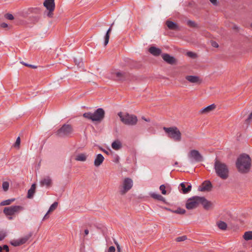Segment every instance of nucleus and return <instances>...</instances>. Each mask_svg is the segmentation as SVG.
<instances>
[{"instance_id":"1","label":"nucleus","mask_w":252,"mask_h":252,"mask_svg":"<svg viewBox=\"0 0 252 252\" xmlns=\"http://www.w3.org/2000/svg\"><path fill=\"white\" fill-rule=\"evenodd\" d=\"M200 204L207 210L213 207V203L211 201L207 200L204 197L198 196H194L188 199L186 207L188 209H193L197 208Z\"/></svg>"},{"instance_id":"2","label":"nucleus","mask_w":252,"mask_h":252,"mask_svg":"<svg viewBox=\"0 0 252 252\" xmlns=\"http://www.w3.org/2000/svg\"><path fill=\"white\" fill-rule=\"evenodd\" d=\"M236 165L240 172H248L251 165V159L250 156L246 154L241 155L237 159Z\"/></svg>"},{"instance_id":"3","label":"nucleus","mask_w":252,"mask_h":252,"mask_svg":"<svg viewBox=\"0 0 252 252\" xmlns=\"http://www.w3.org/2000/svg\"><path fill=\"white\" fill-rule=\"evenodd\" d=\"M214 168L217 175L221 179L225 180L228 178L229 170L227 166L225 163L216 159Z\"/></svg>"},{"instance_id":"4","label":"nucleus","mask_w":252,"mask_h":252,"mask_svg":"<svg viewBox=\"0 0 252 252\" xmlns=\"http://www.w3.org/2000/svg\"><path fill=\"white\" fill-rule=\"evenodd\" d=\"M163 129L169 138L176 142L181 141V133L177 127H163Z\"/></svg>"},{"instance_id":"5","label":"nucleus","mask_w":252,"mask_h":252,"mask_svg":"<svg viewBox=\"0 0 252 252\" xmlns=\"http://www.w3.org/2000/svg\"><path fill=\"white\" fill-rule=\"evenodd\" d=\"M133 181L129 178H124L119 187V193L121 195H125L132 188Z\"/></svg>"},{"instance_id":"6","label":"nucleus","mask_w":252,"mask_h":252,"mask_svg":"<svg viewBox=\"0 0 252 252\" xmlns=\"http://www.w3.org/2000/svg\"><path fill=\"white\" fill-rule=\"evenodd\" d=\"M104 114V111L102 108H98L94 113L91 112L85 113L83 116L93 121H100L103 119Z\"/></svg>"},{"instance_id":"7","label":"nucleus","mask_w":252,"mask_h":252,"mask_svg":"<svg viewBox=\"0 0 252 252\" xmlns=\"http://www.w3.org/2000/svg\"><path fill=\"white\" fill-rule=\"evenodd\" d=\"M118 116L124 124L127 125H134L137 122V117L134 115L127 113L119 112Z\"/></svg>"},{"instance_id":"8","label":"nucleus","mask_w":252,"mask_h":252,"mask_svg":"<svg viewBox=\"0 0 252 252\" xmlns=\"http://www.w3.org/2000/svg\"><path fill=\"white\" fill-rule=\"evenodd\" d=\"M73 132V128L70 125L64 124L56 132V135L60 137H69Z\"/></svg>"},{"instance_id":"9","label":"nucleus","mask_w":252,"mask_h":252,"mask_svg":"<svg viewBox=\"0 0 252 252\" xmlns=\"http://www.w3.org/2000/svg\"><path fill=\"white\" fill-rule=\"evenodd\" d=\"M188 157L191 163L199 162L203 160L202 156L196 150H190L188 154Z\"/></svg>"},{"instance_id":"10","label":"nucleus","mask_w":252,"mask_h":252,"mask_svg":"<svg viewBox=\"0 0 252 252\" xmlns=\"http://www.w3.org/2000/svg\"><path fill=\"white\" fill-rule=\"evenodd\" d=\"M24 209L23 207L21 206H11L8 207H5L3 209V213L6 216H12Z\"/></svg>"},{"instance_id":"11","label":"nucleus","mask_w":252,"mask_h":252,"mask_svg":"<svg viewBox=\"0 0 252 252\" xmlns=\"http://www.w3.org/2000/svg\"><path fill=\"white\" fill-rule=\"evenodd\" d=\"M179 189L183 193L186 194L191 190V185L189 183L183 182L180 184Z\"/></svg>"},{"instance_id":"12","label":"nucleus","mask_w":252,"mask_h":252,"mask_svg":"<svg viewBox=\"0 0 252 252\" xmlns=\"http://www.w3.org/2000/svg\"><path fill=\"white\" fill-rule=\"evenodd\" d=\"M162 58L165 62L170 64H173L176 62L175 59L168 54H163Z\"/></svg>"},{"instance_id":"13","label":"nucleus","mask_w":252,"mask_h":252,"mask_svg":"<svg viewBox=\"0 0 252 252\" xmlns=\"http://www.w3.org/2000/svg\"><path fill=\"white\" fill-rule=\"evenodd\" d=\"M43 5L49 11H54L55 9L54 0H45Z\"/></svg>"},{"instance_id":"14","label":"nucleus","mask_w":252,"mask_h":252,"mask_svg":"<svg viewBox=\"0 0 252 252\" xmlns=\"http://www.w3.org/2000/svg\"><path fill=\"white\" fill-rule=\"evenodd\" d=\"M52 183V179L49 177H46L40 181V184L42 187L49 188L51 186Z\"/></svg>"},{"instance_id":"15","label":"nucleus","mask_w":252,"mask_h":252,"mask_svg":"<svg viewBox=\"0 0 252 252\" xmlns=\"http://www.w3.org/2000/svg\"><path fill=\"white\" fill-rule=\"evenodd\" d=\"M166 25L169 30L175 31L180 30L179 26L175 22L167 20L166 22Z\"/></svg>"},{"instance_id":"16","label":"nucleus","mask_w":252,"mask_h":252,"mask_svg":"<svg viewBox=\"0 0 252 252\" xmlns=\"http://www.w3.org/2000/svg\"><path fill=\"white\" fill-rule=\"evenodd\" d=\"M186 79L191 83L200 84L201 83V80L197 76L187 75L186 76Z\"/></svg>"},{"instance_id":"17","label":"nucleus","mask_w":252,"mask_h":252,"mask_svg":"<svg viewBox=\"0 0 252 252\" xmlns=\"http://www.w3.org/2000/svg\"><path fill=\"white\" fill-rule=\"evenodd\" d=\"M212 188L211 183L209 181H206L203 183L200 190L202 191H209Z\"/></svg>"},{"instance_id":"18","label":"nucleus","mask_w":252,"mask_h":252,"mask_svg":"<svg viewBox=\"0 0 252 252\" xmlns=\"http://www.w3.org/2000/svg\"><path fill=\"white\" fill-rule=\"evenodd\" d=\"M104 159V158L101 154H99L97 155L94 161V165L96 167L100 166L103 162Z\"/></svg>"},{"instance_id":"19","label":"nucleus","mask_w":252,"mask_h":252,"mask_svg":"<svg viewBox=\"0 0 252 252\" xmlns=\"http://www.w3.org/2000/svg\"><path fill=\"white\" fill-rule=\"evenodd\" d=\"M149 52L155 56H158L160 55L161 50L157 47L152 46L149 49Z\"/></svg>"},{"instance_id":"20","label":"nucleus","mask_w":252,"mask_h":252,"mask_svg":"<svg viewBox=\"0 0 252 252\" xmlns=\"http://www.w3.org/2000/svg\"><path fill=\"white\" fill-rule=\"evenodd\" d=\"M114 23L113 22L110 27L109 28V29L107 30V32H106V33L105 35V37H104V46H106L107 45V44L109 42V37H110V33L112 30V27L114 25Z\"/></svg>"},{"instance_id":"21","label":"nucleus","mask_w":252,"mask_h":252,"mask_svg":"<svg viewBox=\"0 0 252 252\" xmlns=\"http://www.w3.org/2000/svg\"><path fill=\"white\" fill-rule=\"evenodd\" d=\"M112 78L116 80H121L123 77V74L119 71L112 72Z\"/></svg>"},{"instance_id":"22","label":"nucleus","mask_w":252,"mask_h":252,"mask_svg":"<svg viewBox=\"0 0 252 252\" xmlns=\"http://www.w3.org/2000/svg\"><path fill=\"white\" fill-rule=\"evenodd\" d=\"M87 155L85 153H80L75 156V159L77 161H85L87 158Z\"/></svg>"},{"instance_id":"23","label":"nucleus","mask_w":252,"mask_h":252,"mask_svg":"<svg viewBox=\"0 0 252 252\" xmlns=\"http://www.w3.org/2000/svg\"><path fill=\"white\" fill-rule=\"evenodd\" d=\"M111 147L115 150H119L122 147V144L120 141L115 140L112 143Z\"/></svg>"},{"instance_id":"24","label":"nucleus","mask_w":252,"mask_h":252,"mask_svg":"<svg viewBox=\"0 0 252 252\" xmlns=\"http://www.w3.org/2000/svg\"><path fill=\"white\" fill-rule=\"evenodd\" d=\"M36 189V185L35 184H33L32 185L30 189L28 190V198H32L33 197V195L35 193Z\"/></svg>"},{"instance_id":"25","label":"nucleus","mask_w":252,"mask_h":252,"mask_svg":"<svg viewBox=\"0 0 252 252\" xmlns=\"http://www.w3.org/2000/svg\"><path fill=\"white\" fill-rule=\"evenodd\" d=\"M142 119H143V121H145V122L149 123V124L148 126V125H147L146 123H144V122L143 121V127H145L147 129H149L150 127L152 126L154 124L153 122H151V120L149 118H145L144 117H143Z\"/></svg>"},{"instance_id":"26","label":"nucleus","mask_w":252,"mask_h":252,"mask_svg":"<svg viewBox=\"0 0 252 252\" xmlns=\"http://www.w3.org/2000/svg\"><path fill=\"white\" fill-rule=\"evenodd\" d=\"M216 108V105L215 104H212L208 106L207 107L202 109L200 111L201 113H207L209 112Z\"/></svg>"},{"instance_id":"27","label":"nucleus","mask_w":252,"mask_h":252,"mask_svg":"<svg viewBox=\"0 0 252 252\" xmlns=\"http://www.w3.org/2000/svg\"><path fill=\"white\" fill-rule=\"evenodd\" d=\"M165 209L167 210H168L169 211H171L173 213L178 214H184L186 212V210L184 209H182L181 208H178L175 210H172L170 209H168L167 208H165Z\"/></svg>"},{"instance_id":"28","label":"nucleus","mask_w":252,"mask_h":252,"mask_svg":"<svg viewBox=\"0 0 252 252\" xmlns=\"http://www.w3.org/2000/svg\"><path fill=\"white\" fill-rule=\"evenodd\" d=\"M217 225L218 227L222 230H225L227 228V224L222 221H220L217 222Z\"/></svg>"},{"instance_id":"29","label":"nucleus","mask_w":252,"mask_h":252,"mask_svg":"<svg viewBox=\"0 0 252 252\" xmlns=\"http://www.w3.org/2000/svg\"><path fill=\"white\" fill-rule=\"evenodd\" d=\"M243 238L247 241L252 240V231H247L245 232Z\"/></svg>"},{"instance_id":"30","label":"nucleus","mask_w":252,"mask_h":252,"mask_svg":"<svg viewBox=\"0 0 252 252\" xmlns=\"http://www.w3.org/2000/svg\"><path fill=\"white\" fill-rule=\"evenodd\" d=\"M32 236L31 234H29L26 236H25L19 239L20 243L21 245L25 244Z\"/></svg>"},{"instance_id":"31","label":"nucleus","mask_w":252,"mask_h":252,"mask_svg":"<svg viewBox=\"0 0 252 252\" xmlns=\"http://www.w3.org/2000/svg\"><path fill=\"white\" fill-rule=\"evenodd\" d=\"M151 196L154 198V199H156L158 200H159V201H163L164 200V198L161 196L160 194H158V193H153L151 194Z\"/></svg>"},{"instance_id":"32","label":"nucleus","mask_w":252,"mask_h":252,"mask_svg":"<svg viewBox=\"0 0 252 252\" xmlns=\"http://www.w3.org/2000/svg\"><path fill=\"white\" fill-rule=\"evenodd\" d=\"M58 206V203L55 202H54L50 207L48 211L47 212V214H49L50 213L54 211Z\"/></svg>"},{"instance_id":"33","label":"nucleus","mask_w":252,"mask_h":252,"mask_svg":"<svg viewBox=\"0 0 252 252\" xmlns=\"http://www.w3.org/2000/svg\"><path fill=\"white\" fill-rule=\"evenodd\" d=\"M14 201V199L6 200L3 201H2L0 203V205L1 206L8 205L10 204Z\"/></svg>"},{"instance_id":"34","label":"nucleus","mask_w":252,"mask_h":252,"mask_svg":"<svg viewBox=\"0 0 252 252\" xmlns=\"http://www.w3.org/2000/svg\"><path fill=\"white\" fill-rule=\"evenodd\" d=\"M9 248L7 245H4L2 246H0V252H8Z\"/></svg>"},{"instance_id":"35","label":"nucleus","mask_w":252,"mask_h":252,"mask_svg":"<svg viewBox=\"0 0 252 252\" xmlns=\"http://www.w3.org/2000/svg\"><path fill=\"white\" fill-rule=\"evenodd\" d=\"M187 239V237L186 235H183L182 236L178 237L176 238V241L177 242H182L186 240Z\"/></svg>"},{"instance_id":"36","label":"nucleus","mask_w":252,"mask_h":252,"mask_svg":"<svg viewBox=\"0 0 252 252\" xmlns=\"http://www.w3.org/2000/svg\"><path fill=\"white\" fill-rule=\"evenodd\" d=\"M187 55L188 57L191 58H195L196 57V54L191 51L188 52Z\"/></svg>"},{"instance_id":"37","label":"nucleus","mask_w":252,"mask_h":252,"mask_svg":"<svg viewBox=\"0 0 252 252\" xmlns=\"http://www.w3.org/2000/svg\"><path fill=\"white\" fill-rule=\"evenodd\" d=\"M187 24L190 27H195L196 26V23L194 22L191 20H188L187 21Z\"/></svg>"},{"instance_id":"38","label":"nucleus","mask_w":252,"mask_h":252,"mask_svg":"<svg viewBox=\"0 0 252 252\" xmlns=\"http://www.w3.org/2000/svg\"><path fill=\"white\" fill-rule=\"evenodd\" d=\"M9 188V183L7 182H4L2 184V188L4 191H6Z\"/></svg>"},{"instance_id":"39","label":"nucleus","mask_w":252,"mask_h":252,"mask_svg":"<svg viewBox=\"0 0 252 252\" xmlns=\"http://www.w3.org/2000/svg\"><path fill=\"white\" fill-rule=\"evenodd\" d=\"M159 189L161 191V193L163 194H166V191L165 190V186L164 185H161Z\"/></svg>"},{"instance_id":"40","label":"nucleus","mask_w":252,"mask_h":252,"mask_svg":"<svg viewBox=\"0 0 252 252\" xmlns=\"http://www.w3.org/2000/svg\"><path fill=\"white\" fill-rule=\"evenodd\" d=\"M11 244L13 246H15V247L21 245V243L19 242V239L12 241L11 242Z\"/></svg>"},{"instance_id":"41","label":"nucleus","mask_w":252,"mask_h":252,"mask_svg":"<svg viewBox=\"0 0 252 252\" xmlns=\"http://www.w3.org/2000/svg\"><path fill=\"white\" fill-rule=\"evenodd\" d=\"M11 26L8 25L7 24L5 23H2L0 24V27L3 29H9L11 28Z\"/></svg>"},{"instance_id":"42","label":"nucleus","mask_w":252,"mask_h":252,"mask_svg":"<svg viewBox=\"0 0 252 252\" xmlns=\"http://www.w3.org/2000/svg\"><path fill=\"white\" fill-rule=\"evenodd\" d=\"M5 233L3 231H0V241L3 240L5 237Z\"/></svg>"},{"instance_id":"43","label":"nucleus","mask_w":252,"mask_h":252,"mask_svg":"<svg viewBox=\"0 0 252 252\" xmlns=\"http://www.w3.org/2000/svg\"><path fill=\"white\" fill-rule=\"evenodd\" d=\"M5 17L7 19L10 20L14 19L13 16L12 14H5Z\"/></svg>"},{"instance_id":"44","label":"nucleus","mask_w":252,"mask_h":252,"mask_svg":"<svg viewBox=\"0 0 252 252\" xmlns=\"http://www.w3.org/2000/svg\"><path fill=\"white\" fill-rule=\"evenodd\" d=\"M119 157L118 155H115L114 157L113 161L115 163H118L119 161Z\"/></svg>"},{"instance_id":"45","label":"nucleus","mask_w":252,"mask_h":252,"mask_svg":"<svg viewBox=\"0 0 252 252\" xmlns=\"http://www.w3.org/2000/svg\"><path fill=\"white\" fill-rule=\"evenodd\" d=\"M115 248L114 246H111L109 248L108 252H115Z\"/></svg>"},{"instance_id":"46","label":"nucleus","mask_w":252,"mask_h":252,"mask_svg":"<svg viewBox=\"0 0 252 252\" xmlns=\"http://www.w3.org/2000/svg\"><path fill=\"white\" fill-rule=\"evenodd\" d=\"M20 138L19 137H18L16 139V141L15 144V146H18L20 145Z\"/></svg>"},{"instance_id":"47","label":"nucleus","mask_w":252,"mask_h":252,"mask_svg":"<svg viewBox=\"0 0 252 252\" xmlns=\"http://www.w3.org/2000/svg\"><path fill=\"white\" fill-rule=\"evenodd\" d=\"M252 119V112L250 114V115L249 116L248 118L246 120V122L247 123H249L250 122V121Z\"/></svg>"},{"instance_id":"48","label":"nucleus","mask_w":252,"mask_h":252,"mask_svg":"<svg viewBox=\"0 0 252 252\" xmlns=\"http://www.w3.org/2000/svg\"><path fill=\"white\" fill-rule=\"evenodd\" d=\"M115 243L117 246L118 252H121V249L120 245L118 244V243L117 242H115Z\"/></svg>"},{"instance_id":"49","label":"nucleus","mask_w":252,"mask_h":252,"mask_svg":"<svg viewBox=\"0 0 252 252\" xmlns=\"http://www.w3.org/2000/svg\"><path fill=\"white\" fill-rule=\"evenodd\" d=\"M212 45L214 47H216V48L218 47V46H219L218 44L215 41H213L212 42Z\"/></svg>"},{"instance_id":"50","label":"nucleus","mask_w":252,"mask_h":252,"mask_svg":"<svg viewBox=\"0 0 252 252\" xmlns=\"http://www.w3.org/2000/svg\"><path fill=\"white\" fill-rule=\"evenodd\" d=\"M75 63L78 66H80L82 64V62L80 61H77L76 59L75 60Z\"/></svg>"},{"instance_id":"51","label":"nucleus","mask_w":252,"mask_h":252,"mask_svg":"<svg viewBox=\"0 0 252 252\" xmlns=\"http://www.w3.org/2000/svg\"><path fill=\"white\" fill-rule=\"evenodd\" d=\"M21 63L23 64H24L25 66H30L31 67H32V68H35V67L33 65H31V64H27V63H25L23 62H21Z\"/></svg>"},{"instance_id":"52","label":"nucleus","mask_w":252,"mask_h":252,"mask_svg":"<svg viewBox=\"0 0 252 252\" xmlns=\"http://www.w3.org/2000/svg\"><path fill=\"white\" fill-rule=\"evenodd\" d=\"M214 5L217 4V0H209Z\"/></svg>"},{"instance_id":"53","label":"nucleus","mask_w":252,"mask_h":252,"mask_svg":"<svg viewBox=\"0 0 252 252\" xmlns=\"http://www.w3.org/2000/svg\"><path fill=\"white\" fill-rule=\"evenodd\" d=\"M53 11H49V12H48V14H47L48 16H49V17H52V14H52V12H53Z\"/></svg>"},{"instance_id":"54","label":"nucleus","mask_w":252,"mask_h":252,"mask_svg":"<svg viewBox=\"0 0 252 252\" xmlns=\"http://www.w3.org/2000/svg\"><path fill=\"white\" fill-rule=\"evenodd\" d=\"M85 235H87L89 234V230L87 229L84 231Z\"/></svg>"},{"instance_id":"55","label":"nucleus","mask_w":252,"mask_h":252,"mask_svg":"<svg viewBox=\"0 0 252 252\" xmlns=\"http://www.w3.org/2000/svg\"><path fill=\"white\" fill-rule=\"evenodd\" d=\"M48 214H47V213L44 216V217L43 218V219H47L48 218Z\"/></svg>"},{"instance_id":"56","label":"nucleus","mask_w":252,"mask_h":252,"mask_svg":"<svg viewBox=\"0 0 252 252\" xmlns=\"http://www.w3.org/2000/svg\"><path fill=\"white\" fill-rule=\"evenodd\" d=\"M102 151L104 152L105 153H106V154L108 155L109 154V152L105 150H103V149H102Z\"/></svg>"},{"instance_id":"57","label":"nucleus","mask_w":252,"mask_h":252,"mask_svg":"<svg viewBox=\"0 0 252 252\" xmlns=\"http://www.w3.org/2000/svg\"><path fill=\"white\" fill-rule=\"evenodd\" d=\"M233 28L235 29H237V27L235 25V26H234Z\"/></svg>"},{"instance_id":"58","label":"nucleus","mask_w":252,"mask_h":252,"mask_svg":"<svg viewBox=\"0 0 252 252\" xmlns=\"http://www.w3.org/2000/svg\"><path fill=\"white\" fill-rule=\"evenodd\" d=\"M8 219L9 220H12V218L11 217H8Z\"/></svg>"},{"instance_id":"59","label":"nucleus","mask_w":252,"mask_h":252,"mask_svg":"<svg viewBox=\"0 0 252 252\" xmlns=\"http://www.w3.org/2000/svg\"><path fill=\"white\" fill-rule=\"evenodd\" d=\"M175 164H176H176H178V162H176L175 163Z\"/></svg>"},{"instance_id":"60","label":"nucleus","mask_w":252,"mask_h":252,"mask_svg":"<svg viewBox=\"0 0 252 252\" xmlns=\"http://www.w3.org/2000/svg\"><path fill=\"white\" fill-rule=\"evenodd\" d=\"M251 27H252V24L251 25Z\"/></svg>"}]
</instances>
